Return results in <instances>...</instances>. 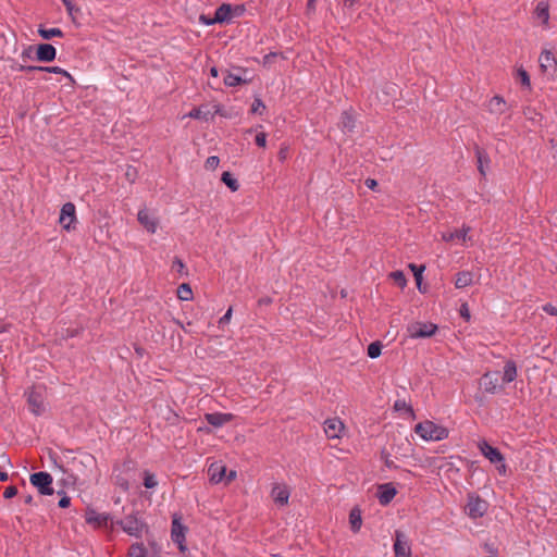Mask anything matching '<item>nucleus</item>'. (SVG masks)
Returning <instances> with one entry per match:
<instances>
[{
	"label": "nucleus",
	"mask_w": 557,
	"mask_h": 557,
	"mask_svg": "<svg viewBox=\"0 0 557 557\" xmlns=\"http://www.w3.org/2000/svg\"><path fill=\"white\" fill-rule=\"evenodd\" d=\"M517 77L520 79V83L522 86L530 88V86H531L530 76L524 69L519 67L517 70Z\"/></svg>",
	"instance_id": "ea45409f"
},
{
	"label": "nucleus",
	"mask_w": 557,
	"mask_h": 557,
	"mask_svg": "<svg viewBox=\"0 0 557 557\" xmlns=\"http://www.w3.org/2000/svg\"><path fill=\"white\" fill-rule=\"evenodd\" d=\"M124 532H126L131 536L140 537L143 530L145 528L144 522H141L135 516H126L124 519L117 522Z\"/></svg>",
	"instance_id": "423d86ee"
},
{
	"label": "nucleus",
	"mask_w": 557,
	"mask_h": 557,
	"mask_svg": "<svg viewBox=\"0 0 557 557\" xmlns=\"http://www.w3.org/2000/svg\"><path fill=\"white\" fill-rule=\"evenodd\" d=\"M206 421L214 428H221L233 420L232 413L213 412L205 414Z\"/></svg>",
	"instance_id": "a211bd4d"
},
{
	"label": "nucleus",
	"mask_w": 557,
	"mask_h": 557,
	"mask_svg": "<svg viewBox=\"0 0 557 557\" xmlns=\"http://www.w3.org/2000/svg\"><path fill=\"white\" fill-rule=\"evenodd\" d=\"M138 222L151 234L157 232L159 220L158 218L149 212L146 208L138 211Z\"/></svg>",
	"instance_id": "9b49d317"
},
{
	"label": "nucleus",
	"mask_w": 557,
	"mask_h": 557,
	"mask_svg": "<svg viewBox=\"0 0 557 557\" xmlns=\"http://www.w3.org/2000/svg\"><path fill=\"white\" fill-rule=\"evenodd\" d=\"M437 326L433 323H413L408 326V333L412 338H426L435 334Z\"/></svg>",
	"instance_id": "0eeeda50"
},
{
	"label": "nucleus",
	"mask_w": 557,
	"mask_h": 557,
	"mask_svg": "<svg viewBox=\"0 0 557 557\" xmlns=\"http://www.w3.org/2000/svg\"><path fill=\"white\" fill-rule=\"evenodd\" d=\"M30 483L38 488L42 495H52V476L48 472H36L29 478Z\"/></svg>",
	"instance_id": "39448f33"
},
{
	"label": "nucleus",
	"mask_w": 557,
	"mask_h": 557,
	"mask_svg": "<svg viewBox=\"0 0 557 557\" xmlns=\"http://www.w3.org/2000/svg\"><path fill=\"white\" fill-rule=\"evenodd\" d=\"M409 268L413 272V275H414V278L417 281V284L420 287L421 280H422V273H423L425 267L424 265H417V264L410 263Z\"/></svg>",
	"instance_id": "79ce46f5"
},
{
	"label": "nucleus",
	"mask_w": 557,
	"mask_h": 557,
	"mask_svg": "<svg viewBox=\"0 0 557 557\" xmlns=\"http://www.w3.org/2000/svg\"><path fill=\"white\" fill-rule=\"evenodd\" d=\"M271 494L276 504L284 506L288 503L289 492L286 486L276 484L273 486Z\"/></svg>",
	"instance_id": "5701e85b"
},
{
	"label": "nucleus",
	"mask_w": 557,
	"mask_h": 557,
	"mask_svg": "<svg viewBox=\"0 0 557 557\" xmlns=\"http://www.w3.org/2000/svg\"><path fill=\"white\" fill-rule=\"evenodd\" d=\"M460 315L466 320V321H469L470 320V311H469V308H468V305L467 304H462L460 306Z\"/></svg>",
	"instance_id": "3c124183"
},
{
	"label": "nucleus",
	"mask_w": 557,
	"mask_h": 557,
	"mask_svg": "<svg viewBox=\"0 0 557 557\" xmlns=\"http://www.w3.org/2000/svg\"><path fill=\"white\" fill-rule=\"evenodd\" d=\"M41 70H37V72H49V73H54V74H61L65 77H67L70 81H73V77L72 75L63 70L62 67H59V66H40Z\"/></svg>",
	"instance_id": "c9c22d12"
},
{
	"label": "nucleus",
	"mask_w": 557,
	"mask_h": 557,
	"mask_svg": "<svg viewBox=\"0 0 557 557\" xmlns=\"http://www.w3.org/2000/svg\"><path fill=\"white\" fill-rule=\"evenodd\" d=\"M344 2H345L346 5H350L351 7L354 4L355 0H345Z\"/></svg>",
	"instance_id": "774afa93"
},
{
	"label": "nucleus",
	"mask_w": 557,
	"mask_h": 557,
	"mask_svg": "<svg viewBox=\"0 0 557 557\" xmlns=\"http://www.w3.org/2000/svg\"><path fill=\"white\" fill-rule=\"evenodd\" d=\"M508 106L502 96H494L487 103V110L491 114L500 115L506 112Z\"/></svg>",
	"instance_id": "6ab92c4d"
},
{
	"label": "nucleus",
	"mask_w": 557,
	"mask_h": 557,
	"mask_svg": "<svg viewBox=\"0 0 557 557\" xmlns=\"http://www.w3.org/2000/svg\"><path fill=\"white\" fill-rule=\"evenodd\" d=\"M199 21L205 25H213L216 23V22H212V17H209L203 14L200 15Z\"/></svg>",
	"instance_id": "4d7b16f0"
},
{
	"label": "nucleus",
	"mask_w": 557,
	"mask_h": 557,
	"mask_svg": "<svg viewBox=\"0 0 557 557\" xmlns=\"http://www.w3.org/2000/svg\"><path fill=\"white\" fill-rule=\"evenodd\" d=\"M517 377V366L516 362L512 360H508L505 363L504 367V373H503V382L504 383H511Z\"/></svg>",
	"instance_id": "393cba45"
},
{
	"label": "nucleus",
	"mask_w": 557,
	"mask_h": 557,
	"mask_svg": "<svg viewBox=\"0 0 557 557\" xmlns=\"http://www.w3.org/2000/svg\"><path fill=\"white\" fill-rule=\"evenodd\" d=\"M473 283V274L470 271H460L456 274V288H465Z\"/></svg>",
	"instance_id": "b1692460"
},
{
	"label": "nucleus",
	"mask_w": 557,
	"mask_h": 557,
	"mask_svg": "<svg viewBox=\"0 0 557 557\" xmlns=\"http://www.w3.org/2000/svg\"><path fill=\"white\" fill-rule=\"evenodd\" d=\"M24 503L25 504H32L33 503V496H30V495L25 496L24 497Z\"/></svg>",
	"instance_id": "338daca9"
},
{
	"label": "nucleus",
	"mask_w": 557,
	"mask_h": 557,
	"mask_svg": "<svg viewBox=\"0 0 557 557\" xmlns=\"http://www.w3.org/2000/svg\"><path fill=\"white\" fill-rule=\"evenodd\" d=\"M246 81L243 79L240 76L233 74V73H227L224 77V84L230 87H235V86L242 85Z\"/></svg>",
	"instance_id": "f704fd0d"
},
{
	"label": "nucleus",
	"mask_w": 557,
	"mask_h": 557,
	"mask_svg": "<svg viewBox=\"0 0 557 557\" xmlns=\"http://www.w3.org/2000/svg\"><path fill=\"white\" fill-rule=\"evenodd\" d=\"M343 430H344V424L337 418L327 419L324 421V432L329 438H332V440L339 438Z\"/></svg>",
	"instance_id": "2eb2a0df"
},
{
	"label": "nucleus",
	"mask_w": 557,
	"mask_h": 557,
	"mask_svg": "<svg viewBox=\"0 0 557 557\" xmlns=\"http://www.w3.org/2000/svg\"><path fill=\"white\" fill-rule=\"evenodd\" d=\"M38 34L46 40H49L52 37H63V32L57 27L49 29L39 27Z\"/></svg>",
	"instance_id": "c756f323"
},
{
	"label": "nucleus",
	"mask_w": 557,
	"mask_h": 557,
	"mask_svg": "<svg viewBox=\"0 0 557 557\" xmlns=\"http://www.w3.org/2000/svg\"><path fill=\"white\" fill-rule=\"evenodd\" d=\"M475 156H476V159H478V170L480 171V173L482 175H485L486 174L485 165H487L490 163V158L479 147H476V149H475Z\"/></svg>",
	"instance_id": "bb28decb"
},
{
	"label": "nucleus",
	"mask_w": 557,
	"mask_h": 557,
	"mask_svg": "<svg viewBox=\"0 0 557 557\" xmlns=\"http://www.w3.org/2000/svg\"><path fill=\"white\" fill-rule=\"evenodd\" d=\"M339 125L343 128V131L350 132L355 127V120L351 114L348 112H343L339 121Z\"/></svg>",
	"instance_id": "c85d7f7f"
},
{
	"label": "nucleus",
	"mask_w": 557,
	"mask_h": 557,
	"mask_svg": "<svg viewBox=\"0 0 557 557\" xmlns=\"http://www.w3.org/2000/svg\"><path fill=\"white\" fill-rule=\"evenodd\" d=\"M86 521L88 523H96L97 525H104L107 524V516L91 511L87 513Z\"/></svg>",
	"instance_id": "72a5a7b5"
},
{
	"label": "nucleus",
	"mask_w": 557,
	"mask_h": 557,
	"mask_svg": "<svg viewBox=\"0 0 557 557\" xmlns=\"http://www.w3.org/2000/svg\"><path fill=\"white\" fill-rule=\"evenodd\" d=\"M497 465H499L497 467V470H498L499 474L505 475L506 471H507V466H506L505 461L498 462Z\"/></svg>",
	"instance_id": "052dcab7"
},
{
	"label": "nucleus",
	"mask_w": 557,
	"mask_h": 557,
	"mask_svg": "<svg viewBox=\"0 0 557 557\" xmlns=\"http://www.w3.org/2000/svg\"><path fill=\"white\" fill-rule=\"evenodd\" d=\"M190 117L193 119H202L203 117V114H202V111L201 109L199 108H195L193 109L189 114H188Z\"/></svg>",
	"instance_id": "864d4df0"
},
{
	"label": "nucleus",
	"mask_w": 557,
	"mask_h": 557,
	"mask_svg": "<svg viewBox=\"0 0 557 557\" xmlns=\"http://www.w3.org/2000/svg\"><path fill=\"white\" fill-rule=\"evenodd\" d=\"M135 471L136 463L131 459L124 460L122 463H116L113 468L114 483L124 492L128 491Z\"/></svg>",
	"instance_id": "f257e3e1"
},
{
	"label": "nucleus",
	"mask_w": 557,
	"mask_h": 557,
	"mask_svg": "<svg viewBox=\"0 0 557 557\" xmlns=\"http://www.w3.org/2000/svg\"><path fill=\"white\" fill-rule=\"evenodd\" d=\"M394 553L395 557H410L411 555V547L408 539L401 531L395 532Z\"/></svg>",
	"instance_id": "1a4fd4ad"
},
{
	"label": "nucleus",
	"mask_w": 557,
	"mask_h": 557,
	"mask_svg": "<svg viewBox=\"0 0 557 557\" xmlns=\"http://www.w3.org/2000/svg\"><path fill=\"white\" fill-rule=\"evenodd\" d=\"M210 74H211L213 77H218V75H219L218 69H216V67H211V70H210Z\"/></svg>",
	"instance_id": "69168bd1"
},
{
	"label": "nucleus",
	"mask_w": 557,
	"mask_h": 557,
	"mask_svg": "<svg viewBox=\"0 0 557 557\" xmlns=\"http://www.w3.org/2000/svg\"><path fill=\"white\" fill-rule=\"evenodd\" d=\"M27 403L34 414L40 416L45 411L44 397L37 388H33L28 392Z\"/></svg>",
	"instance_id": "f8f14e48"
},
{
	"label": "nucleus",
	"mask_w": 557,
	"mask_h": 557,
	"mask_svg": "<svg viewBox=\"0 0 557 557\" xmlns=\"http://www.w3.org/2000/svg\"><path fill=\"white\" fill-rule=\"evenodd\" d=\"M177 297L181 300H190L193 298V290L189 284L183 283L177 288Z\"/></svg>",
	"instance_id": "7c9ffc66"
},
{
	"label": "nucleus",
	"mask_w": 557,
	"mask_h": 557,
	"mask_svg": "<svg viewBox=\"0 0 557 557\" xmlns=\"http://www.w3.org/2000/svg\"><path fill=\"white\" fill-rule=\"evenodd\" d=\"M498 372H486L480 380V387L487 394H496L502 389Z\"/></svg>",
	"instance_id": "6e6552de"
},
{
	"label": "nucleus",
	"mask_w": 557,
	"mask_h": 557,
	"mask_svg": "<svg viewBox=\"0 0 557 557\" xmlns=\"http://www.w3.org/2000/svg\"><path fill=\"white\" fill-rule=\"evenodd\" d=\"M220 163V160L216 156H211L207 159L206 163H205V168L207 170H214L216 169V166L219 165Z\"/></svg>",
	"instance_id": "37998d69"
},
{
	"label": "nucleus",
	"mask_w": 557,
	"mask_h": 557,
	"mask_svg": "<svg viewBox=\"0 0 557 557\" xmlns=\"http://www.w3.org/2000/svg\"><path fill=\"white\" fill-rule=\"evenodd\" d=\"M534 16L542 25L548 26L549 21V4L546 1H540L534 10Z\"/></svg>",
	"instance_id": "4be33fe9"
},
{
	"label": "nucleus",
	"mask_w": 557,
	"mask_h": 557,
	"mask_svg": "<svg viewBox=\"0 0 557 557\" xmlns=\"http://www.w3.org/2000/svg\"><path fill=\"white\" fill-rule=\"evenodd\" d=\"M543 311L550 315L557 317V308L553 306L552 304H546L543 306Z\"/></svg>",
	"instance_id": "603ef678"
},
{
	"label": "nucleus",
	"mask_w": 557,
	"mask_h": 557,
	"mask_svg": "<svg viewBox=\"0 0 557 557\" xmlns=\"http://www.w3.org/2000/svg\"><path fill=\"white\" fill-rule=\"evenodd\" d=\"M158 485L156 475L149 471H144V486L146 488H154Z\"/></svg>",
	"instance_id": "e433bc0d"
},
{
	"label": "nucleus",
	"mask_w": 557,
	"mask_h": 557,
	"mask_svg": "<svg viewBox=\"0 0 557 557\" xmlns=\"http://www.w3.org/2000/svg\"><path fill=\"white\" fill-rule=\"evenodd\" d=\"M221 180L232 191H236L239 188L237 180L230 172H224Z\"/></svg>",
	"instance_id": "473e14b6"
},
{
	"label": "nucleus",
	"mask_w": 557,
	"mask_h": 557,
	"mask_svg": "<svg viewBox=\"0 0 557 557\" xmlns=\"http://www.w3.org/2000/svg\"><path fill=\"white\" fill-rule=\"evenodd\" d=\"M396 495V490L394 486H392V484L387 483V484H382L379 486V495H377V498H379V502L381 505H387L392 502V499L395 497Z\"/></svg>",
	"instance_id": "412c9836"
},
{
	"label": "nucleus",
	"mask_w": 557,
	"mask_h": 557,
	"mask_svg": "<svg viewBox=\"0 0 557 557\" xmlns=\"http://www.w3.org/2000/svg\"><path fill=\"white\" fill-rule=\"evenodd\" d=\"M61 227L67 232L76 228L77 218L74 203L66 202L62 206L59 216Z\"/></svg>",
	"instance_id": "7ed1b4c3"
},
{
	"label": "nucleus",
	"mask_w": 557,
	"mask_h": 557,
	"mask_svg": "<svg viewBox=\"0 0 557 557\" xmlns=\"http://www.w3.org/2000/svg\"><path fill=\"white\" fill-rule=\"evenodd\" d=\"M208 474L212 483H220L226 475V468L221 462L212 463L208 469Z\"/></svg>",
	"instance_id": "aec40b11"
},
{
	"label": "nucleus",
	"mask_w": 557,
	"mask_h": 557,
	"mask_svg": "<svg viewBox=\"0 0 557 557\" xmlns=\"http://www.w3.org/2000/svg\"><path fill=\"white\" fill-rule=\"evenodd\" d=\"M275 57H276L275 52H271V53L265 54L264 58H263V63L264 64H269L272 61V59H274Z\"/></svg>",
	"instance_id": "680f3d73"
},
{
	"label": "nucleus",
	"mask_w": 557,
	"mask_h": 557,
	"mask_svg": "<svg viewBox=\"0 0 557 557\" xmlns=\"http://www.w3.org/2000/svg\"><path fill=\"white\" fill-rule=\"evenodd\" d=\"M256 144L259 146V147H265L267 145V135L264 133H258L256 135Z\"/></svg>",
	"instance_id": "8fccbe9b"
},
{
	"label": "nucleus",
	"mask_w": 557,
	"mask_h": 557,
	"mask_svg": "<svg viewBox=\"0 0 557 557\" xmlns=\"http://www.w3.org/2000/svg\"><path fill=\"white\" fill-rule=\"evenodd\" d=\"M32 53H33V47L28 46L27 48H25L23 50L21 57H22L23 60L30 59L32 58Z\"/></svg>",
	"instance_id": "5fc2aeb1"
},
{
	"label": "nucleus",
	"mask_w": 557,
	"mask_h": 557,
	"mask_svg": "<svg viewBox=\"0 0 557 557\" xmlns=\"http://www.w3.org/2000/svg\"><path fill=\"white\" fill-rule=\"evenodd\" d=\"M127 557H147V549L143 544L135 543L129 547Z\"/></svg>",
	"instance_id": "2f4dec72"
},
{
	"label": "nucleus",
	"mask_w": 557,
	"mask_h": 557,
	"mask_svg": "<svg viewBox=\"0 0 557 557\" xmlns=\"http://www.w3.org/2000/svg\"><path fill=\"white\" fill-rule=\"evenodd\" d=\"M364 185L370 189H375L377 186V182L373 178H367Z\"/></svg>",
	"instance_id": "bf43d9fd"
},
{
	"label": "nucleus",
	"mask_w": 557,
	"mask_h": 557,
	"mask_svg": "<svg viewBox=\"0 0 557 557\" xmlns=\"http://www.w3.org/2000/svg\"><path fill=\"white\" fill-rule=\"evenodd\" d=\"M349 523L354 532H358L362 524L361 512L359 509H352L349 513Z\"/></svg>",
	"instance_id": "cd10ccee"
},
{
	"label": "nucleus",
	"mask_w": 557,
	"mask_h": 557,
	"mask_svg": "<svg viewBox=\"0 0 557 557\" xmlns=\"http://www.w3.org/2000/svg\"><path fill=\"white\" fill-rule=\"evenodd\" d=\"M63 4L65 5L66 8V11L69 12V14H73V11H74V4L72 2V0H62Z\"/></svg>",
	"instance_id": "13d9d810"
},
{
	"label": "nucleus",
	"mask_w": 557,
	"mask_h": 557,
	"mask_svg": "<svg viewBox=\"0 0 557 557\" xmlns=\"http://www.w3.org/2000/svg\"><path fill=\"white\" fill-rule=\"evenodd\" d=\"M414 432L424 441H442L448 437V430L433 421L425 420L414 426Z\"/></svg>",
	"instance_id": "f03ea898"
},
{
	"label": "nucleus",
	"mask_w": 557,
	"mask_h": 557,
	"mask_svg": "<svg viewBox=\"0 0 557 557\" xmlns=\"http://www.w3.org/2000/svg\"><path fill=\"white\" fill-rule=\"evenodd\" d=\"M8 479H9L8 473H7V472H2V471H0V481H1V482H4V481H7Z\"/></svg>",
	"instance_id": "0e129e2a"
},
{
	"label": "nucleus",
	"mask_w": 557,
	"mask_h": 557,
	"mask_svg": "<svg viewBox=\"0 0 557 557\" xmlns=\"http://www.w3.org/2000/svg\"><path fill=\"white\" fill-rule=\"evenodd\" d=\"M57 50L50 44H40L36 50V59L40 62H51L55 59Z\"/></svg>",
	"instance_id": "f3484780"
},
{
	"label": "nucleus",
	"mask_w": 557,
	"mask_h": 557,
	"mask_svg": "<svg viewBox=\"0 0 557 557\" xmlns=\"http://www.w3.org/2000/svg\"><path fill=\"white\" fill-rule=\"evenodd\" d=\"M394 408L395 410L399 411V410H403V409H406L407 411H409L410 413H412V408L410 406H408L406 404L405 400H396L395 401V405H394Z\"/></svg>",
	"instance_id": "49530a36"
},
{
	"label": "nucleus",
	"mask_w": 557,
	"mask_h": 557,
	"mask_svg": "<svg viewBox=\"0 0 557 557\" xmlns=\"http://www.w3.org/2000/svg\"><path fill=\"white\" fill-rule=\"evenodd\" d=\"M11 67L14 71H21V72H26V73H33V72H37V70H41L39 65H24V64H18V63L12 64Z\"/></svg>",
	"instance_id": "a19ab883"
},
{
	"label": "nucleus",
	"mask_w": 557,
	"mask_h": 557,
	"mask_svg": "<svg viewBox=\"0 0 557 557\" xmlns=\"http://www.w3.org/2000/svg\"><path fill=\"white\" fill-rule=\"evenodd\" d=\"M264 109H265V106L262 102V100L259 98L255 99V101L252 102V106H251V111L253 113L262 114V111Z\"/></svg>",
	"instance_id": "c03bdc74"
},
{
	"label": "nucleus",
	"mask_w": 557,
	"mask_h": 557,
	"mask_svg": "<svg viewBox=\"0 0 557 557\" xmlns=\"http://www.w3.org/2000/svg\"><path fill=\"white\" fill-rule=\"evenodd\" d=\"M17 494V488L16 486H8L5 490H4V493H3V497L4 498H12L14 497L15 495Z\"/></svg>",
	"instance_id": "09e8293b"
},
{
	"label": "nucleus",
	"mask_w": 557,
	"mask_h": 557,
	"mask_svg": "<svg viewBox=\"0 0 557 557\" xmlns=\"http://www.w3.org/2000/svg\"><path fill=\"white\" fill-rule=\"evenodd\" d=\"M539 62L543 73H555L557 70V61L554 54L548 50L542 51Z\"/></svg>",
	"instance_id": "dca6fc26"
},
{
	"label": "nucleus",
	"mask_w": 557,
	"mask_h": 557,
	"mask_svg": "<svg viewBox=\"0 0 557 557\" xmlns=\"http://www.w3.org/2000/svg\"><path fill=\"white\" fill-rule=\"evenodd\" d=\"M186 528L181 523L180 518L174 517L172 521L171 537L174 543L178 545L180 550H184Z\"/></svg>",
	"instance_id": "4468645a"
},
{
	"label": "nucleus",
	"mask_w": 557,
	"mask_h": 557,
	"mask_svg": "<svg viewBox=\"0 0 557 557\" xmlns=\"http://www.w3.org/2000/svg\"><path fill=\"white\" fill-rule=\"evenodd\" d=\"M172 268L176 270L180 274H182L185 269V264L180 258L175 257L173 260Z\"/></svg>",
	"instance_id": "de8ad7c7"
},
{
	"label": "nucleus",
	"mask_w": 557,
	"mask_h": 557,
	"mask_svg": "<svg viewBox=\"0 0 557 557\" xmlns=\"http://www.w3.org/2000/svg\"><path fill=\"white\" fill-rule=\"evenodd\" d=\"M382 344L380 342H373L368 346V356L372 359L377 358L381 355Z\"/></svg>",
	"instance_id": "4c0bfd02"
},
{
	"label": "nucleus",
	"mask_w": 557,
	"mask_h": 557,
	"mask_svg": "<svg viewBox=\"0 0 557 557\" xmlns=\"http://www.w3.org/2000/svg\"><path fill=\"white\" fill-rule=\"evenodd\" d=\"M488 508V504L486 500L482 499L481 497L476 495H469L468 502L465 507L466 513L471 519H478L483 517Z\"/></svg>",
	"instance_id": "20e7f679"
},
{
	"label": "nucleus",
	"mask_w": 557,
	"mask_h": 557,
	"mask_svg": "<svg viewBox=\"0 0 557 557\" xmlns=\"http://www.w3.org/2000/svg\"><path fill=\"white\" fill-rule=\"evenodd\" d=\"M243 9L240 7L233 8L228 3L221 4L214 13V17H212V22H218L219 24L230 22L234 16V12L239 14Z\"/></svg>",
	"instance_id": "9d476101"
},
{
	"label": "nucleus",
	"mask_w": 557,
	"mask_h": 557,
	"mask_svg": "<svg viewBox=\"0 0 557 557\" xmlns=\"http://www.w3.org/2000/svg\"><path fill=\"white\" fill-rule=\"evenodd\" d=\"M70 503H71V498L66 495H64L60 500H59V507L61 508H66L70 506Z\"/></svg>",
	"instance_id": "6e6d98bb"
},
{
	"label": "nucleus",
	"mask_w": 557,
	"mask_h": 557,
	"mask_svg": "<svg viewBox=\"0 0 557 557\" xmlns=\"http://www.w3.org/2000/svg\"><path fill=\"white\" fill-rule=\"evenodd\" d=\"M481 454L492 463L505 461L503 454L495 447L491 446L486 441L479 443Z\"/></svg>",
	"instance_id": "ddd939ff"
},
{
	"label": "nucleus",
	"mask_w": 557,
	"mask_h": 557,
	"mask_svg": "<svg viewBox=\"0 0 557 557\" xmlns=\"http://www.w3.org/2000/svg\"><path fill=\"white\" fill-rule=\"evenodd\" d=\"M236 478V471L232 470L228 472L227 476H226V482H231L233 481L234 479Z\"/></svg>",
	"instance_id": "e2e57ef3"
},
{
	"label": "nucleus",
	"mask_w": 557,
	"mask_h": 557,
	"mask_svg": "<svg viewBox=\"0 0 557 557\" xmlns=\"http://www.w3.org/2000/svg\"><path fill=\"white\" fill-rule=\"evenodd\" d=\"M391 277L394 281V283L401 288L405 287L407 284L405 274L401 271L392 272Z\"/></svg>",
	"instance_id": "58836bf2"
},
{
	"label": "nucleus",
	"mask_w": 557,
	"mask_h": 557,
	"mask_svg": "<svg viewBox=\"0 0 557 557\" xmlns=\"http://www.w3.org/2000/svg\"><path fill=\"white\" fill-rule=\"evenodd\" d=\"M469 231L470 227L463 226L461 230H457L455 232L443 233L442 238L445 242H451L454 239H460L462 242H466L468 238Z\"/></svg>",
	"instance_id": "a878e982"
},
{
	"label": "nucleus",
	"mask_w": 557,
	"mask_h": 557,
	"mask_svg": "<svg viewBox=\"0 0 557 557\" xmlns=\"http://www.w3.org/2000/svg\"><path fill=\"white\" fill-rule=\"evenodd\" d=\"M232 313H233V309H232V307H230L227 309V311L224 313V315L221 317L220 320H219V326L220 327H223L225 324H227L231 321Z\"/></svg>",
	"instance_id": "a18cd8bd"
}]
</instances>
